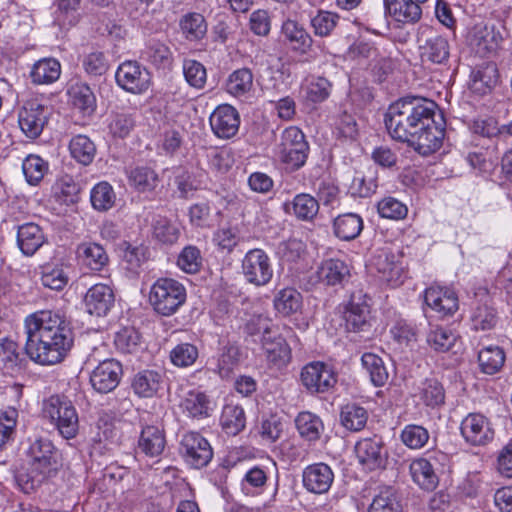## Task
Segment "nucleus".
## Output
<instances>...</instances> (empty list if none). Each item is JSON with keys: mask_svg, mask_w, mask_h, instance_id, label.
Masks as SVG:
<instances>
[{"mask_svg": "<svg viewBox=\"0 0 512 512\" xmlns=\"http://www.w3.org/2000/svg\"><path fill=\"white\" fill-rule=\"evenodd\" d=\"M384 121L393 139L409 143L423 156L436 152L442 146L446 122L432 100L401 98L389 106Z\"/></svg>", "mask_w": 512, "mask_h": 512, "instance_id": "1", "label": "nucleus"}, {"mask_svg": "<svg viewBox=\"0 0 512 512\" xmlns=\"http://www.w3.org/2000/svg\"><path fill=\"white\" fill-rule=\"evenodd\" d=\"M25 330V353L40 365L62 362L74 343L70 322L58 312L42 310L27 316Z\"/></svg>", "mask_w": 512, "mask_h": 512, "instance_id": "2", "label": "nucleus"}, {"mask_svg": "<svg viewBox=\"0 0 512 512\" xmlns=\"http://www.w3.org/2000/svg\"><path fill=\"white\" fill-rule=\"evenodd\" d=\"M43 414L64 439H73L78 434V414L73 403L67 397L50 396L43 402Z\"/></svg>", "mask_w": 512, "mask_h": 512, "instance_id": "3", "label": "nucleus"}, {"mask_svg": "<svg viewBox=\"0 0 512 512\" xmlns=\"http://www.w3.org/2000/svg\"><path fill=\"white\" fill-rule=\"evenodd\" d=\"M185 301L186 289L175 279L159 278L150 288L149 302L159 315L175 314Z\"/></svg>", "mask_w": 512, "mask_h": 512, "instance_id": "4", "label": "nucleus"}, {"mask_svg": "<svg viewBox=\"0 0 512 512\" xmlns=\"http://www.w3.org/2000/svg\"><path fill=\"white\" fill-rule=\"evenodd\" d=\"M281 160L291 171L300 169L306 163L309 145L304 133L295 126L286 128L281 136Z\"/></svg>", "mask_w": 512, "mask_h": 512, "instance_id": "5", "label": "nucleus"}, {"mask_svg": "<svg viewBox=\"0 0 512 512\" xmlns=\"http://www.w3.org/2000/svg\"><path fill=\"white\" fill-rule=\"evenodd\" d=\"M18 125L29 139H37L48 124L51 110L36 99L25 101L18 109Z\"/></svg>", "mask_w": 512, "mask_h": 512, "instance_id": "6", "label": "nucleus"}, {"mask_svg": "<svg viewBox=\"0 0 512 512\" xmlns=\"http://www.w3.org/2000/svg\"><path fill=\"white\" fill-rule=\"evenodd\" d=\"M27 456L28 465L50 477L54 476L61 466L60 453L47 438L35 439L28 448Z\"/></svg>", "mask_w": 512, "mask_h": 512, "instance_id": "7", "label": "nucleus"}, {"mask_svg": "<svg viewBox=\"0 0 512 512\" xmlns=\"http://www.w3.org/2000/svg\"><path fill=\"white\" fill-rule=\"evenodd\" d=\"M179 451L185 463L194 469L206 467L213 458L209 441L198 432L185 433Z\"/></svg>", "mask_w": 512, "mask_h": 512, "instance_id": "8", "label": "nucleus"}, {"mask_svg": "<svg viewBox=\"0 0 512 512\" xmlns=\"http://www.w3.org/2000/svg\"><path fill=\"white\" fill-rule=\"evenodd\" d=\"M242 274L255 286L268 284L273 276V267L267 253L262 249L249 250L242 260Z\"/></svg>", "mask_w": 512, "mask_h": 512, "instance_id": "9", "label": "nucleus"}, {"mask_svg": "<svg viewBox=\"0 0 512 512\" xmlns=\"http://www.w3.org/2000/svg\"><path fill=\"white\" fill-rule=\"evenodd\" d=\"M417 42L422 61L434 64H445L450 56V45L447 38L433 33L427 26L419 29Z\"/></svg>", "mask_w": 512, "mask_h": 512, "instance_id": "10", "label": "nucleus"}, {"mask_svg": "<svg viewBox=\"0 0 512 512\" xmlns=\"http://www.w3.org/2000/svg\"><path fill=\"white\" fill-rule=\"evenodd\" d=\"M369 298L362 290H355L351 293L345 307L344 319L346 328L351 332H367L370 327V304Z\"/></svg>", "mask_w": 512, "mask_h": 512, "instance_id": "11", "label": "nucleus"}, {"mask_svg": "<svg viewBox=\"0 0 512 512\" xmlns=\"http://www.w3.org/2000/svg\"><path fill=\"white\" fill-rule=\"evenodd\" d=\"M115 79L123 90L132 94L146 92L151 84L150 73L137 61H125L120 64Z\"/></svg>", "mask_w": 512, "mask_h": 512, "instance_id": "12", "label": "nucleus"}, {"mask_svg": "<svg viewBox=\"0 0 512 512\" xmlns=\"http://www.w3.org/2000/svg\"><path fill=\"white\" fill-rule=\"evenodd\" d=\"M301 382L312 394L325 393L337 382V377L330 366L323 362H311L301 371Z\"/></svg>", "mask_w": 512, "mask_h": 512, "instance_id": "13", "label": "nucleus"}, {"mask_svg": "<svg viewBox=\"0 0 512 512\" xmlns=\"http://www.w3.org/2000/svg\"><path fill=\"white\" fill-rule=\"evenodd\" d=\"M461 434L472 446H485L494 439V429L487 417L470 413L461 422Z\"/></svg>", "mask_w": 512, "mask_h": 512, "instance_id": "14", "label": "nucleus"}, {"mask_svg": "<svg viewBox=\"0 0 512 512\" xmlns=\"http://www.w3.org/2000/svg\"><path fill=\"white\" fill-rule=\"evenodd\" d=\"M122 365L115 359L101 361L90 374V383L95 391L106 394L113 391L120 382Z\"/></svg>", "mask_w": 512, "mask_h": 512, "instance_id": "15", "label": "nucleus"}, {"mask_svg": "<svg viewBox=\"0 0 512 512\" xmlns=\"http://www.w3.org/2000/svg\"><path fill=\"white\" fill-rule=\"evenodd\" d=\"M213 133L221 139L234 137L240 126V115L236 108L221 104L215 108L209 118Z\"/></svg>", "mask_w": 512, "mask_h": 512, "instance_id": "16", "label": "nucleus"}, {"mask_svg": "<svg viewBox=\"0 0 512 512\" xmlns=\"http://www.w3.org/2000/svg\"><path fill=\"white\" fill-rule=\"evenodd\" d=\"M355 453L360 464L369 471L383 469L386 466L388 452L380 439L365 438L358 441Z\"/></svg>", "mask_w": 512, "mask_h": 512, "instance_id": "17", "label": "nucleus"}, {"mask_svg": "<svg viewBox=\"0 0 512 512\" xmlns=\"http://www.w3.org/2000/svg\"><path fill=\"white\" fill-rule=\"evenodd\" d=\"M115 296L113 289L104 283L91 286L85 296L84 305L90 315L105 316L113 307Z\"/></svg>", "mask_w": 512, "mask_h": 512, "instance_id": "18", "label": "nucleus"}, {"mask_svg": "<svg viewBox=\"0 0 512 512\" xmlns=\"http://www.w3.org/2000/svg\"><path fill=\"white\" fill-rule=\"evenodd\" d=\"M139 58L155 69L162 71H170L174 61L170 47L165 42L155 38L145 42Z\"/></svg>", "mask_w": 512, "mask_h": 512, "instance_id": "19", "label": "nucleus"}, {"mask_svg": "<svg viewBox=\"0 0 512 512\" xmlns=\"http://www.w3.org/2000/svg\"><path fill=\"white\" fill-rule=\"evenodd\" d=\"M303 486L314 494L327 493L334 481V473L326 463L307 466L302 473Z\"/></svg>", "mask_w": 512, "mask_h": 512, "instance_id": "20", "label": "nucleus"}, {"mask_svg": "<svg viewBox=\"0 0 512 512\" xmlns=\"http://www.w3.org/2000/svg\"><path fill=\"white\" fill-rule=\"evenodd\" d=\"M424 301L427 306L445 316L453 314L458 309L456 294L441 287H430L425 290Z\"/></svg>", "mask_w": 512, "mask_h": 512, "instance_id": "21", "label": "nucleus"}, {"mask_svg": "<svg viewBox=\"0 0 512 512\" xmlns=\"http://www.w3.org/2000/svg\"><path fill=\"white\" fill-rule=\"evenodd\" d=\"M318 280L328 286L343 285L350 278L348 265L340 259H326L317 269Z\"/></svg>", "mask_w": 512, "mask_h": 512, "instance_id": "22", "label": "nucleus"}, {"mask_svg": "<svg viewBox=\"0 0 512 512\" xmlns=\"http://www.w3.org/2000/svg\"><path fill=\"white\" fill-rule=\"evenodd\" d=\"M388 14L397 22L414 24L422 16L420 3L415 0H383Z\"/></svg>", "mask_w": 512, "mask_h": 512, "instance_id": "23", "label": "nucleus"}, {"mask_svg": "<svg viewBox=\"0 0 512 512\" xmlns=\"http://www.w3.org/2000/svg\"><path fill=\"white\" fill-rule=\"evenodd\" d=\"M501 40L500 33L487 25H475L470 34V43L481 56L496 51Z\"/></svg>", "mask_w": 512, "mask_h": 512, "instance_id": "24", "label": "nucleus"}, {"mask_svg": "<svg viewBox=\"0 0 512 512\" xmlns=\"http://www.w3.org/2000/svg\"><path fill=\"white\" fill-rule=\"evenodd\" d=\"M498 77V69L494 62L482 63L471 73L470 89L476 94L485 95L496 86Z\"/></svg>", "mask_w": 512, "mask_h": 512, "instance_id": "25", "label": "nucleus"}, {"mask_svg": "<svg viewBox=\"0 0 512 512\" xmlns=\"http://www.w3.org/2000/svg\"><path fill=\"white\" fill-rule=\"evenodd\" d=\"M79 261L92 271H101L109 262L103 246L95 242H84L77 246Z\"/></svg>", "mask_w": 512, "mask_h": 512, "instance_id": "26", "label": "nucleus"}, {"mask_svg": "<svg viewBox=\"0 0 512 512\" xmlns=\"http://www.w3.org/2000/svg\"><path fill=\"white\" fill-rule=\"evenodd\" d=\"M45 242L42 229L35 223H25L18 227L17 244L23 254L33 255Z\"/></svg>", "mask_w": 512, "mask_h": 512, "instance_id": "27", "label": "nucleus"}, {"mask_svg": "<svg viewBox=\"0 0 512 512\" xmlns=\"http://www.w3.org/2000/svg\"><path fill=\"white\" fill-rule=\"evenodd\" d=\"M286 213H292L298 220L312 221L319 211L318 201L307 193L297 194L291 202L284 204Z\"/></svg>", "mask_w": 512, "mask_h": 512, "instance_id": "28", "label": "nucleus"}, {"mask_svg": "<svg viewBox=\"0 0 512 512\" xmlns=\"http://www.w3.org/2000/svg\"><path fill=\"white\" fill-rule=\"evenodd\" d=\"M165 443L163 431L157 426L147 425L140 433L138 450L149 457H156L163 452Z\"/></svg>", "mask_w": 512, "mask_h": 512, "instance_id": "29", "label": "nucleus"}, {"mask_svg": "<svg viewBox=\"0 0 512 512\" xmlns=\"http://www.w3.org/2000/svg\"><path fill=\"white\" fill-rule=\"evenodd\" d=\"M281 32L294 51L306 53L312 46V38L308 32L294 20L283 22Z\"/></svg>", "mask_w": 512, "mask_h": 512, "instance_id": "30", "label": "nucleus"}, {"mask_svg": "<svg viewBox=\"0 0 512 512\" xmlns=\"http://www.w3.org/2000/svg\"><path fill=\"white\" fill-rule=\"evenodd\" d=\"M161 384L162 375L159 372L143 370L133 377L131 387L139 397L150 398L159 391Z\"/></svg>", "mask_w": 512, "mask_h": 512, "instance_id": "31", "label": "nucleus"}, {"mask_svg": "<svg viewBox=\"0 0 512 512\" xmlns=\"http://www.w3.org/2000/svg\"><path fill=\"white\" fill-rule=\"evenodd\" d=\"M334 234L341 240L351 241L363 230V220L356 213H345L333 221Z\"/></svg>", "mask_w": 512, "mask_h": 512, "instance_id": "32", "label": "nucleus"}, {"mask_svg": "<svg viewBox=\"0 0 512 512\" xmlns=\"http://www.w3.org/2000/svg\"><path fill=\"white\" fill-rule=\"evenodd\" d=\"M24 358L19 346L11 339L4 338L0 343V368L5 374H14L22 369Z\"/></svg>", "mask_w": 512, "mask_h": 512, "instance_id": "33", "label": "nucleus"}, {"mask_svg": "<svg viewBox=\"0 0 512 512\" xmlns=\"http://www.w3.org/2000/svg\"><path fill=\"white\" fill-rule=\"evenodd\" d=\"M60 74L61 65L54 58L37 61L30 71L31 81L36 85L51 84L59 79Z\"/></svg>", "mask_w": 512, "mask_h": 512, "instance_id": "34", "label": "nucleus"}, {"mask_svg": "<svg viewBox=\"0 0 512 512\" xmlns=\"http://www.w3.org/2000/svg\"><path fill=\"white\" fill-rule=\"evenodd\" d=\"M220 425L228 435L239 434L246 426L244 409L239 405L226 404L221 413Z\"/></svg>", "mask_w": 512, "mask_h": 512, "instance_id": "35", "label": "nucleus"}, {"mask_svg": "<svg viewBox=\"0 0 512 512\" xmlns=\"http://www.w3.org/2000/svg\"><path fill=\"white\" fill-rule=\"evenodd\" d=\"M261 342L270 362L281 366L290 361L291 349L283 337L278 336L271 339L269 335L262 336Z\"/></svg>", "mask_w": 512, "mask_h": 512, "instance_id": "36", "label": "nucleus"}, {"mask_svg": "<svg viewBox=\"0 0 512 512\" xmlns=\"http://www.w3.org/2000/svg\"><path fill=\"white\" fill-rule=\"evenodd\" d=\"M72 104L83 114L90 115L96 108V97L92 89L84 82H76L68 89Z\"/></svg>", "mask_w": 512, "mask_h": 512, "instance_id": "37", "label": "nucleus"}, {"mask_svg": "<svg viewBox=\"0 0 512 512\" xmlns=\"http://www.w3.org/2000/svg\"><path fill=\"white\" fill-rule=\"evenodd\" d=\"M253 73L249 68L243 67L233 71L226 80V91L234 97H242L253 89Z\"/></svg>", "mask_w": 512, "mask_h": 512, "instance_id": "38", "label": "nucleus"}, {"mask_svg": "<svg viewBox=\"0 0 512 512\" xmlns=\"http://www.w3.org/2000/svg\"><path fill=\"white\" fill-rule=\"evenodd\" d=\"M128 181L138 192H151L157 187L159 176L148 166H137L129 171Z\"/></svg>", "mask_w": 512, "mask_h": 512, "instance_id": "39", "label": "nucleus"}, {"mask_svg": "<svg viewBox=\"0 0 512 512\" xmlns=\"http://www.w3.org/2000/svg\"><path fill=\"white\" fill-rule=\"evenodd\" d=\"M295 423L301 437L309 442L317 441L324 430L322 420L311 412L299 413Z\"/></svg>", "mask_w": 512, "mask_h": 512, "instance_id": "40", "label": "nucleus"}, {"mask_svg": "<svg viewBox=\"0 0 512 512\" xmlns=\"http://www.w3.org/2000/svg\"><path fill=\"white\" fill-rule=\"evenodd\" d=\"M410 474L413 481L426 490L434 489L438 483L431 463L424 458L416 459L410 464Z\"/></svg>", "mask_w": 512, "mask_h": 512, "instance_id": "41", "label": "nucleus"}, {"mask_svg": "<svg viewBox=\"0 0 512 512\" xmlns=\"http://www.w3.org/2000/svg\"><path fill=\"white\" fill-rule=\"evenodd\" d=\"M505 362L504 350L499 346H488L478 353L481 372L493 375L501 370Z\"/></svg>", "mask_w": 512, "mask_h": 512, "instance_id": "42", "label": "nucleus"}, {"mask_svg": "<svg viewBox=\"0 0 512 512\" xmlns=\"http://www.w3.org/2000/svg\"><path fill=\"white\" fill-rule=\"evenodd\" d=\"M361 362L374 386L382 387L388 382L389 372L381 357L374 353H364Z\"/></svg>", "mask_w": 512, "mask_h": 512, "instance_id": "43", "label": "nucleus"}, {"mask_svg": "<svg viewBox=\"0 0 512 512\" xmlns=\"http://www.w3.org/2000/svg\"><path fill=\"white\" fill-rule=\"evenodd\" d=\"M368 419L366 409L355 403L346 404L341 408L340 422L349 431L362 430Z\"/></svg>", "mask_w": 512, "mask_h": 512, "instance_id": "44", "label": "nucleus"}, {"mask_svg": "<svg viewBox=\"0 0 512 512\" xmlns=\"http://www.w3.org/2000/svg\"><path fill=\"white\" fill-rule=\"evenodd\" d=\"M457 334L448 327L430 326L427 344L437 352H447L457 340Z\"/></svg>", "mask_w": 512, "mask_h": 512, "instance_id": "45", "label": "nucleus"}, {"mask_svg": "<svg viewBox=\"0 0 512 512\" xmlns=\"http://www.w3.org/2000/svg\"><path fill=\"white\" fill-rule=\"evenodd\" d=\"M114 344L123 354H136L142 348V337L134 327H124L115 334Z\"/></svg>", "mask_w": 512, "mask_h": 512, "instance_id": "46", "label": "nucleus"}, {"mask_svg": "<svg viewBox=\"0 0 512 512\" xmlns=\"http://www.w3.org/2000/svg\"><path fill=\"white\" fill-rule=\"evenodd\" d=\"M71 156L80 164L89 165L96 154V146L86 135H76L69 143Z\"/></svg>", "mask_w": 512, "mask_h": 512, "instance_id": "47", "label": "nucleus"}, {"mask_svg": "<svg viewBox=\"0 0 512 512\" xmlns=\"http://www.w3.org/2000/svg\"><path fill=\"white\" fill-rule=\"evenodd\" d=\"M48 478H50L49 475L33 469L30 465L27 468H21L15 474L17 486L28 495L35 492Z\"/></svg>", "mask_w": 512, "mask_h": 512, "instance_id": "48", "label": "nucleus"}, {"mask_svg": "<svg viewBox=\"0 0 512 512\" xmlns=\"http://www.w3.org/2000/svg\"><path fill=\"white\" fill-rule=\"evenodd\" d=\"M275 309L284 316L296 313L302 306V296L294 288H285L274 299Z\"/></svg>", "mask_w": 512, "mask_h": 512, "instance_id": "49", "label": "nucleus"}, {"mask_svg": "<svg viewBox=\"0 0 512 512\" xmlns=\"http://www.w3.org/2000/svg\"><path fill=\"white\" fill-rule=\"evenodd\" d=\"M181 405L193 418L207 417L211 409L210 400L200 391L188 392Z\"/></svg>", "mask_w": 512, "mask_h": 512, "instance_id": "50", "label": "nucleus"}, {"mask_svg": "<svg viewBox=\"0 0 512 512\" xmlns=\"http://www.w3.org/2000/svg\"><path fill=\"white\" fill-rule=\"evenodd\" d=\"M368 512H403V508L395 490L388 487L373 498Z\"/></svg>", "mask_w": 512, "mask_h": 512, "instance_id": "51", "label": "nucleus"}, {"mask_svg": "<svg viewBox=\"0 0 512 512\" xmlns=\"http://www.w3.org/2000/svg\"><path fill=\"white\" fill-rule=\"evenodd\" d=\"M180 27L186 39L190 41L202 39L207 32V23L203 15L189 13L180 20Z\"/></svg>", "mask_w": 512, "mask_h": 512, "instance_id": "52", "label": "nucleus"}, {"mask_svg": "<svg viewBox=\"0 0 512 512\" xmlns=\"http://www.w3.org/2000/svg\"><path fill=\"white\" fill-rule=\"evenodd\" d=\"M176 263L185 273H198L203 266V257L200 249L194 245L185 246L179 253Z\"/></svg>", "mask_w": 512, "mask_h": 512, "instance_id": "53", "label": "nucleus"}, {"mask_svg": "<svg viewBox=\"0 0 512 512\" xmlns=\"http://www.w3.org/2000/svg\"><path fill=\"white\" fill-rule=\"evenodd\" d=\"M419 397L428 407L444 404L445 392L442 384L436 379H426L419 387Z\"/></svg>", "mask_w": 512, "mask_h": 512, "instance_id": "54", "label": "nucleus"}, {"mask_svg": "<svg viewBox=\"0 0 512 512\" xmlns=\"http://www.w3.org/2000/svg\"><path fill=\"white\" fill-rule=\"evenodd\" d=\"M68 279L63 265L46 264L42 267L41 282L51 290H62L67 285Z\"/></svg>", "mask_w": 512, "mask_h": 512, "instance_id": "55", "label": "nucleus"}, {"mask_svg": "<svg viewBox=\"0 0 512 512\" xmlns=\"http://www.w3.org/2000/svg\"><path fill=\"white\" fill-rule=\"evenodd\" d=\"M115 193L112 186L107 182L96 184L90 195L91 204L98 211H107L115 203Z\"/></svg>", "mask_w": 512, "mask_h": 512, "instance_id": "56", "label": "nucleus"}, {"mask_svg": "<svg viewBox=\"0 0 512 512\" xmlns=\"http://www.w3.org/2000/svg\"><path fill=\"white\" fill-rule=\"evenodd\" d=\"M174 184L176 186L174 196L180 199H187L198 189V183L193 173L183 167L175 169Z\"/></svg>", "mask_w": 512, "mask_h": 512, "instance_id": "57", "label": "nucleus"}, {"mask_svg": "<svg viewBox=\"0 0 512 512\" xmlns=\"http://www.w3.org/2000/svg\"><path fill=\"white\" fill-rule=\"evenodd\" d=\"M430 435L426 428L421 425H406L400 434L402 443L410 449H421L429 441Z\"/></svg>", "mask_w": 512, "mask_h": 512, "instance_id": "58", "label": "nucleus"}, {"mask_svg": "<svg viewBox=\"0 0 512 512\" xmlns=\"http://www.w3.org/2000/svg\"><path fill=\"white\" fill-rule=\"evenodd\" d=\"M153 236L163 244L172 245L178 241L180 229L171 220L160 217L153 224Z\"/></svg>", "mask_w": 512, "mask_h": 512, "instance_id": "59", "label": "nucleus"}, {"mask_svg": "<svg viewBox=\"0 0 512 512\" xmlns=\"http://www.w3.org/2000/svg\"><path fill=\"white\" fill-rule=\"evenodd\" d=\"M498 321L495 309L486 303L479 304L471 314V322L474 330H490Z\"/></svg>", "mask_w": 512, "mask_h": 512, "instance_id": "60", "label": "nucleus"}, {"mask_svg": "<svg viewBox=\"0 0 512 512\" xmlns=\"http://www.w3.org/2000/svg\"><path fill=\"white\" fill-rule=\"evenodd\" d=\"M23 173L29 184L39 183L48 171V164L37 155H29L23 161Z\"/></svg>", "mask_w": 512, "mask_h": 512, "instance_id": "61", "label": "nucleus"}, {"mask_svg": "<svg viewBox=\"0 0 512 512\" xmlns=\"http://www.w3.org/2000/svg\"><path fill=\"white\" fill-rule=\"evenodd\" d=\"M377 211L382 218L402 220L408 214V207L394 197H385L377 204Z\"/></svg>", "mask_w": 512, "mask_h": 512, "instance_id": "62", "label": "nucleus"}, {"mask_svg": "<svg viewBox=\"0 0 512 512\" xmlns=\"http://www.w3.org/2000/svg\"><path fill=\"white\" fill-rule=\"evenodd\" d=\"M134 126L135 119L132 114L127 112H113L108 128L113 137L123 139L130 134Z\"/></svg>", "mask_w": 512, "mask_h": 512, "instance_id": "63", "label": "nucleus"}, {"mask_svg": "<svg viewBox=\"0 0 512 512\" xmlns=\"http://www.w3.org/2000/svg\"><path fill=\"white\" fill-rule=\"evenodd\" d=\"M183 74L191 87L201 89L206 84V69L203 64L196 60L185 59L183 61Z\"/></svg>", "mask_w": 512, "mask_h": 512, "instance_id": "64", "label": "nucleus"}]
</instances>
